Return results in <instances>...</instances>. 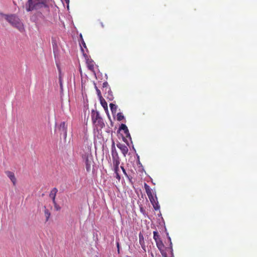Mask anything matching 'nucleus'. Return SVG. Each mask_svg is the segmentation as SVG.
Masks as SVG:
<instances>
[{
    "label": "nucleus",
    "instance_id": "nucleus-14",
    "mask_svg": "<svg viewBox=\"0 0 257 257\" xmlns=\"http://www.w3.org/2000/svg\"><path fill=\"white\" fill-rule=\"evenodd\" d=\"M94 64L95 63L92 59L89 58L86 59V64L89 70L94 72Z\"/></svg>",
    "mask_w": 257,
    "mask_h": 257
},
{
    "label": "nucleus",
    "instance_id": "nucleus-20",
    "mask_svg": "<svg viewBox=\"0 0 257 257\" xmlns=\"http://www.w3.org/2000/svg\"><path fill=\"white\" fill-rule=\"evenodd\" d=\"M123 119H124L123 115L121 113H120V112L118 113L117 114V120L121 121Z\"/></svg>",
    "mask_w": 257,
    "mask_h": 257
},
{
    "label": "nucleus",
    "instance_id": "nucleus-23",
    "mask_svg": "<svg viewBox=\"0 0 257 257\" xmlns=\"http://www.w3.org/2000/svg\"><path fill=\"white\" fill-rule=\"evenodd\" d=\"M54 204L55 209L57 211H58V210H60L61 207H60V206L58 204H57V203L56 202L55 203V204Z\"/></svg>",
    "mask_w": 257,
    "mask_h": 257
},
{
    "label": "nucleus",
    "instance_id": "nucleus-29",
    "mask_svg": "<svg viewBox=\"0 0 257 257\" xmlns=\"http://www.w3.org/2000/svg\"><path fill=\"white\" fill-rule=\"evenodd\" d=\"M82 44L83 45L84 47L86 48V44L83 40H82Z\"/></svg>",
    "mask_w": 257,
    "mask_h": 257
},
{
    "label": "nucleus",
    "instance_id": "nucleus-5",
    "mask_svg": "<svg viewBox=\"0 0 257 257\" xmlns=\"http://www.w3.org/2000/svg\"><path fill=\"white\" fill-rule=\"evenodd\" d=\"M82 158L85 163L86 171L89 172L91 170V166L94 163L93 157L91 155L85 154L82 156Z\"/></svg>",
    "mask_w": 257,
    "mask_h": 257
},
{
    "label": "nucleus",
    "instance_id": "nucleus-25",
    "mask_svg": "<svg viewBox=\"0 0 257 257\" xmlns=\"http://www.w3.org/2000/svg\"><path fill=\"white\" fill-rule=\"evenodd\" d=\"M120 168H121V170H122V172H123V174H124L126 176H127V173H126V171H125V169H124V167H123V166H121V167H120Z\"/></svg>",
    "mask_w": 257,
    "mask_h": 257
},
{
    "label": "nucleus",
    "instance_id": "nucleus-21",
    "mask_svg": "<svg viewBox=\"0 0 257 257\" xmlns=\"http://www.w3.org/2000/svg\"><path fill=\"white\" fill-rule=\"evenodd\" d=\"M95 88H96L97 94L98 96L99 99L103 98V97L101 94L100 90L99 89H98V88L96 86H95Z\"/></svg>",
    "mask_w": 257,
    "mask_h": 257
},
{
    "label": "nucleus",
    "instance_id": "nucleus-7",
    "mask_svg": "<svg viewBox=\"0 0 257 257\" xmlns=\"http://www.w3.org/2000/svg\"><path fill=\"white\" fill-rule=\"evenodd\" d=\"M153 238L154 239L156 245L159 250H162V248L163 247V243L160 238V235L156 231L153 232Z\"/></svg>",
    "mask_w": 257,
    "mask_h": 257
},
{
    "label": "nucleus",
    "instance_id": "nucleus-30",
    "mask_svg": "<svg viewBox=\"0 0 257 257\" xmlns=\"http://www.w3.org/2000/svg\"><path fill=\"white\" fill-rule=\"evenodd\" d=\"M81 50H82V51L83 52H84V50H83V48H81Z\"/></svg>",
    "mask_w": 257,
    "mask_h": 257
},
{
    "label": "nucleus",
    "instance_id": "nucleus-18",
    "mask_svg": "<svg viewBox=\"0 0 257 257\" xmlns=\"http://www.w3.org/2000/svg\"><path fill=\"white\" fill-rule=\"evenodd\" d=\"M44 214L46 217V221H47L50 217L51 213L48 209L45 208L44 210Z\"/></svg>",
    "mask_w": 257,
    "mask_h": 257
},
{
    "label": "nucleus",
    "instance_id": "nucleus-11",
    "mask_svg": "<svg viewBox=\"0 0 257 257\" xmlns=\"http://www.w3.org/2000/svg\"><path fill=\"white\" fill-rule=\"evenodd\" d=\"M119 131H123L124 134L126 138L129 139H131V135L129 133V131L127 128L126 125L124 124H121L119 128Z\"/></svg>",
    "mask_w": 257,
    "mask_h": 257
},
{
    "label": "nucleus",
    "instance_id": "nucleus-6",
    "mask_svg": "<svg viewBox=\"0 0 257 257\" xmlns=\"http://www.w3.org/2000/svg\"><path fill=\"white\" fill-rule=\"evenodd\" d=\"M102 91L105 92V94H107L106 96L109 100L113 99L112 93L109 86L108 83L105 81L102 84Z\"/></svg>",
    "mask_w": 257,
    "mask_h": 257
},
{
    "label": "nucleus",
    "instance_id": "nucleus-2",
    "mask_svg": "<svg viewBox=\"0 0 257 257\" xmlns=\"http://www.w3.org/2000/svg\"><path fill=\"white\" fill-rule=\"evenodd\" d=\"M46 7L47 5L45 0H29L26 5V10L27 12H30Z\"/></svg>",
    "mask_w": 257,
    "mask_h": 257
},
{
    "label": "nucleus",
    "instance_id": "nucleus-10",
    "mask_svg": "<svg viewBox=\"0 0 257 257\" xmlns=\"http://www.w3.org/2000/svg\"><path fill=\"white\" fill-rule=\"evenodd\" d=\"M144 188L145 189L146 193H147L149 198H152V197L155 196V194H156L153 192L152 189L150 188V187L147 183H145Z\"/></svg>",
    "mask_w": 257,
    "mask_h": 257
},
{
    "label": "nucleus",
    "instance_id": "nucleus-3",
    "mask_svg": "<svg viewBox=\"0 0 257 257\" xmlns=\"http://www.w3.org/2000/svg\"><path fill=\"white\" fill-rule=\"evenodd\" d=\"M92 120L96 128H101L104 126L103 119L98 111H92Z\"/></svg>",
    "mask_w": 257,
    "mask_h": 257
},
{
    "label": "nucleus",
    "instance_id": "nucleus-24",
    "mask_svg": "<svg viewBox=\"0 0 257 257\" xmlns=\"http://www.w3.org/2000/svg\"><path fill=\"white\" fill-rule=\"evenodd\" d=\"M114 173H115V174H116V176H115L116 178L118 181H119V180H120V175H119L118 171L114 172Z\"/></svg>",
    "mask_w": 257,
    "mask_h": 257
},
{
    "label": "nucleus",
    "instance_id": "nucleus-1",
    "mask_svg": "<svg viewBox=\"0 0 257 257\" xmlns=\"http://www.w3.org/2000/svg\"><path fill=\"white\" fill-rule=\"evenodd\" d=\"M4 16L5 19L9 23H10L13 27L17 28L20 31L22 32L24 30L23 23L16 15H4Z\"/></svg>",
    "mask_w": 257,
    "mask_h": 257
},
{
    "label": "nucleus",
    "instance_id": "nucleus-16",
    "mask_svg": "<svg viewBox=\"0 0 257 257\" xmlns=\"http://www.w3.org/2000/svg\"><path fill=\"white\" fill-rule=\"evenodd\" d=\"M100 103L105 110L107 109V103L103 98L99 99Z\"/></svg>",
    "mask_w": 257,
    "mask_h": 257
},
{
    "label": "nucleus",
    "instance_id": "nucleus-28",
    "mask_svg": "<svg viewBox=\"0 0 257 257\" xmlns=\"http://www.w3.org/2000/svg\"><path fill=\"white\" fill-rule=\"evenodd\" d=\"M139 238H140V242L141 244V239H143V235H141V234H139Z\"/></svg>",
    "mask_w": 257,
    "mask_h": 257
},
{
    "label": "nucleus",
    "instance_id": "nucleus-27",
    "mask_svg": "<svg viewBox=\"0 0 257 257\" xmlns=\"http://www.w3.org/2000/svg\"><path fill=\"white\" fill-rule=\"evenodd\" d=\"M52 200V201H53V204H55V203L56 202V200H55V198L56 197H50Z\"/></svg>",
    "mask_w": 257,
    "mask_h": 257
},
{
    "label": "nucleus",
    "instance_id": "nucleus-13",
    "mask_svg": "<svg viewBox=\"0 0 257 257\" xmlns=\"http://www.w3.org/2000/svg\"><path fill=\"white\" fill-rule=\"evenodd\" d=\"M113 159V165L114 167V171L116 172L119 171V165L120 164V161L119 157L112 158Z\"/></svg>",
    "mask_w": 257,
    "mask_h": 257
},
{
    "label": "nucleus",
    "instance_id": "nucleus-26",
    "mask_svg": "<svg viewBox=\"0 0 257 257\" xmlns=\"http://www.w3.org/2000/svg\"><path fill=\"white\" fill-rule=\"evenodd\" d=\"M59 83H60V87H62V78H61V76H59Z\"/></svg>",
    "mask_w": 257,
    "mask_h": 257
},
{
    "label": "nucleus",
    "instance_id": "nucleus-4",
    "mask_svg": "<svg viewBox=\"0 0 257 257\" xmlns=\"http://www.w3.org/2000/svg\"><path fill=\"white\" fill-rule=\"evenodd\" d=\"M168 240L169 242V246L166 247L163 244V247L162 248V250H159L163 257H173L174 256L172 243L170 237H168Z\"/></svg>",
    "mask_w": 257,
    "mask_h": 257
},
{
    "label": "nucleus",
    "instance_id": "nucleus-17",
    "mask_svg": "<svg viewBox=\"0 0 257 257\" xmlns=\"http://www.w3.org/2000/svg\"><path fill=\"white\" fill-rule=\"evenodd\" d=\"M58 192V189L56 188H54L51 191L50 193L49 194L50 197H56V194Z\"/></svg>",
    "mask_w": 257,
    "mask_h": 257
},
{
    "label": "nucleus",
    "instance_id": "nucleus-15",
    "mask_svg": "<svg viewBox=\"0 0 257 257\" xmlns=\"http://www.w3.org/2000/svg\"><path fill=\"white\" fill-rule=\"evenodd\" d=\"M111 152L112 158L118 157V154L116 151L114 143H113V144L112 145Z\"/></svg>",
    "mask_w": 257,
    "mask_h": 257
},
{
    "label": "nucleus",
    "instance_id": "nucleus-19",
    "mask_svg": "<svg viewBox=\"0 0 257 257\" xmlns=\"http://www.w3.org/2000/svg\"><path fill=\"white\" fill-rule=\"evenodd\" d=\"M109 106L112 113L116 112L117 109V106L116 105L113 103H110L109 104Z\"/></svg>",
    "mask_w": 257,
    "mask_h": 257
},
{
    "label": "nucleus",
    "instance_id": "nucleus-9",
    "mask_svg": "<svg viewBox=\"0 0 257 257\" xmlns=\"http://www.w3.org/2000/svg\"><path fill=\"white\" fill-rule=\"evenodd\" d=\"M117 147L119 149L124 157H125L128 153V149L126 145L120 143L116 144Z\"/></svg>",
    "mask_w": 257,
    "mask_h": 257
},
{
    "label": "nucleus",
    "instance_id": "nucleus-8",
    "mask_svg": "<svg viewBox=\"0 0 257 257\" xmlns=\"http://www.w3.org/2000/svg\"><path fill=\"white\" fill-rule=\"evenodd\" d=\"M151 203H152L154 209L155 210H158L160 208V206L159 204L156 194H155V196L149 198Z\"/></svg>",
    "mask_w": 257,
    "mask_h": 257
},
{
    "label": "nucleus",
    "instance_id": "nucleus-22",
    "mask_svg": "<svg viewBox=\"0 0 257 257\" xmlns=\"http://www.w3.org/2000/svg\"><path fill=\"white\" fill-rule=\"evenodd\" d=\"M61 127H62L65 132V136L66 137L67 136V132H66V123L65 122H62L60 124Z\"/></svg>",
    "mask_w": 257,
    "mask_h": 257
},
{
    "label": "nucleus",
    "instance_id": "nucleus-12",
    "mask_svg": "<svg viewBox=\"0 0 257 257\" xmlns=\"http://www.w3.org/2000/svg\"><path fill=\"white\" fill-rule=\"evenodd\" d=\"M7 176L10 178L11 181L13 182L14 185H15L17 182V179L15 177V174L13 172L9 171H7L5 172Z\"/></svg>",
    "mask_w": 257,
    "mask_h": 257
}]
</instances>
